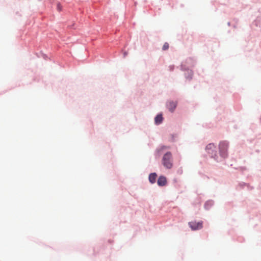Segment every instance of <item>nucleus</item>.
I'll use <instances>...</instances> for the list:
<instances>
[{
	"instance_id": "39448f33",
	"label": "nucleus",
	"mask_w": 261,
	"mask_h": 261,
	"mask_svg": "<svg viewBox=\"0 0 261 261\" xmlns=\"http://www.w3.org/2000/svg\"><path fill=\"white\" fill-rule=\"evenodd\" d=\"M216 147L215 146L214 144L213 143H210L208 144L205 148L206 150L207 151V153L213 154V151L214 150H215Z\"/></svg>"
},
{
	"instance_id": "f03ea898",
	"label": "nucleus",
	"mask_w": 261,
	"mask_h": 261,
	"mask_svg": "<svg viewBox=\"0 0 261 261\" xmlns=\"http://www.w3.org/2000/svg\"><path fill=\"white\" fill-rule=\"evenodd\" d=\"M228 144L226 141H222L219 144L220 153L221 155L225 158L227 156V149Z\"/></svg>"
},
{
	"instance_id": "9b49d317",
	"label": "nucleus",
	"mask_w": 261,
	"mask_h": 261,
	"mask_svg": "<svg viewBox=\"0 0 261 261\" xmlns=\"http://www.w3.org/2000/svg\"><path fill=\"white\" fill-rule=\"evenodd\" d=\"M57 9L59 11H60L62 10L61 6L60 4H58L57 5Z\"/></svg>"
},
{
	"instance_id": "9d476101",
	"label": "nucleus",
	"mask_w": 261,
	"mask_h": 261,
	"mask_svg": "<svg viewBox=\"0 0 261 261\" xmlns=\"http://www.w3.org/2000/svg\"><path fill=\"white\" fill-rule=\"evenodd\" d=\"M169 48V44L167 42L165 43L163 46L162 49L163 50H167Z\"/></svg>"
},
{
	"instance_id": "6e6552de",
	"label": "nucleus",
	"mask_w": 261,
	"mask_h": 261,
	"mask_svg": "<svg viewBox=\"0 0 261 261\" xmlns=\"http://www.w3.org/2000/svg\"><path fill=\"white\" fill-rule=\"evenodd\" d=\"M163 116H162V114H159L155 118V119H154V121H155V123L156 124H160L162 121H163Z\"/></svg>"
},
{
	"instance_id": "f257e3e1",
	"label": "nucleus",
	"mask_w": 261,
	"mask_h": 261,
	"mask_svg": "<svg viewBox=\"0 0 261 261\" xmlns=\"http://www.w3.org/2000/svg\"><path fill=\"white\" fill-rule=\"evenodd\" d=\"M162 163L166 169H171L173 167V158L171 152H166L163 156Z\"/></svg>"
},
{
	"instance_id": "7ed1b4c3",
	"label": "nucleus",
	"mask_w": 261,
	"mask_h": 261,
	"mask_svg": "<svg viewBox=\"0 0 261 261\" xmlns=\"http://www.w3.org/2000/svg\"><path fill=\"white\" fill-rule=\"evenodd\" d=\"M188 224L193 230L200 229L203 227V222L202 221L199 222L191 221L189 222Z\"/></svg>"
},
{
	"instance_id": "1a4fd4ad",
	"label": "nucleus",
	"mask_w": 261,
	"mask_h": 261,
	"mask_svg": "<svg viewBox=\"0 0 261 261\" xmlns=\"http://www.w3.org/2000/svg\"><path fill=\"white\" fill-rule=\"evenodd\" d=\"M170 148V147L169 146H161L160 148H159L158 149V151L159 152H162V151H163V150L164 149H169Z\"/></svg>"
},
{
	"instance_id": "423d86ee",
	"label": "nucleus",
	"mask_w": 261,
	"mask_h": 261,
	"mask_svg": "<svg viewBox=\"0 0 261 261\" xmlns=\"http://www.w3.org/2000/svg\"><path fill=\"white\" fill-rule=\"evenodd\" d=\"M177 103L176 102L169 101L167 104L168 109L171 112H173L176 107Z\"/></svg>"
},
{
	"instance_id": "f8f14e48",
	"label": "nucleus",
	"mask_w": 261,
	"mask_h": 261,
	"mask_svg": "<svg viewBox=\"0 0 261 261\" xmlns=\"http://www.w3.org/2000/svg\"><path fill=\"white\" fill-rule=\"evenodd\" d=\"M126 55H127V54H126V53H124V56H126Z\"/></svg>"
},
{
	"instance_id": "20e7f679",
	"label": "nucleus",
	"mask_w": 261,
	"mask_h": 261,
	"mask_svg": "<svg viewBox=\"0 0 261 261\" xmlns=\"http://www.w3.org/2000/svg\"><path fill=\"white\" fill-rule=\"evenodd\" d=\"M167 184L166 178L164 176H161L159 177L158 180V185L159 186H164Z\"/></svg>"
},
{
	"instance_id": "0eeeda50",
	"label": "nucleus",
	"mask_w": 261,
	"mask_h": 261,
	"mask_svg": "<svg viewBox=\"0 0 261 261\" xmlns=\"http://www.w3.org/2000/svg\"><path fill=\"white\" fill-rule=\"evenodd\" d=\"M157 175L155 173H151L149 176V180L151 184H154L155 182Z\"/></svg>"
}]
</instances>
